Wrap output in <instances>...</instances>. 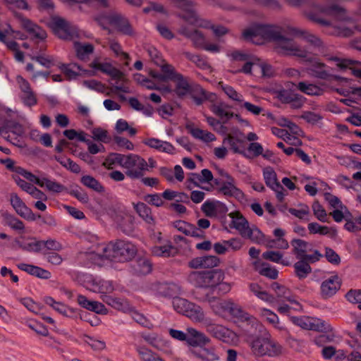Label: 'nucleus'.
<instances>
[{
    "instance_id": "13d9d810",
    "label": "nucleus",
    "mask_w": 361,
    "mask_h": 361,
    "mask_svg": "<svg viewBox=\"0 0 361 361\" xmlns=\"http://www.w3.org/2000/svg\"><path fill=\"white\" fill-rule=\"evenodd\" d=\"M59 68L69 80L75 79L79 75V73L74 68H77L79 71L82 70L80 66L77 63L62 64Z\"/></svg>"
},
{
    "instance_id": "1a4fd4ad",
    "label": "nucleus",
    "mask_w": 361,
    "mask_h": 361,
    "mask_svg": "<svg viewBox=\"0 0 361 361\" xmlns=\"http://www.w3.org/2000/svg\"><path fill=\"white\" fill-rule=\"evenodd\" d=\"M201 210L207 217L221 219L227 214L228 207L219 200H207L202 204Z\"/></svg>"
},
{
    "instance_id": "c03bdc74",
    "label": "nucleus",
    "mask_w": 361,
    "mask_h": 361,
    "mask_svg": "<svg viewBox=\"0 0 361 361\" xmlns=\"http://www.w3.org/2000/svg\"><path fill=\"white\" fill-rule=\"evenodd\" d=\"M298 261L293 265L295 274L299 279H304L312 272V267L302 259H298Z\"/></svg>"
},
{
    "instance_id": "2eb2a0df",
    "label": "nucleus",
    "mask_w": 361,
    "mask_h": 361,
    "mask_svg": "<svg viewBox=\"0 0 361 361\" xmlns=\"http://www.w3.org/2000/svg\"><path fill=\"white\" fill-rule=\"evenodd\" d=\"M181 2L180 7L183 10L184 13L179 16L185 20L187 23L204 27H207V25L201 23L200 19L195 10V3L191 0H179Z\"/></svg>"
},
{
    "instance_id": "c756f323",
    "label": "nucleus",
    "mask_w": 361,
    "mask_h": 361,
    "mask_svg": "<svg viewBox=\"0 0 361 361\" xmlns=\"http://www.w3.org/2000/svg\"><path fill=\"white\" fill-rule=\"evenodd\" d=\"M44 302L51 307L54 310L61 314L63 316L68 317H73L75 312L73 309L68 307L63 303L56 302L53 298L47 296L44 298Z\"/></svg>"
},
{
    "instance_id": "5fc2aeb1",
    "label": "nucleus",
    "mask_w": 361,
    "mask_h": 361,
    "mask_svg": "<svg viewBox=\"0 0 361 361\" xmlns=\"http://www.w3.org/2000/svg\"><path fill=\"white\" fill-rule=\"evenodd\" d=\"M262 257L264 259L272 262L280 263L284 266H289L290 262L288 260L283 259V254L277 251H267L263 252Z\"/></svg>"
},
{
    "instance_id": "2f4dec72",
    "label": "nucleus",
    "mask_w": 361,
    "mask_h": 361,
    "mask_svg": "<svg viewBox=\"0 0 361 361\" xmlns=\"http://www.w3.org/2000/svg\"><path fill=\"white\" fill-rule=\"evenodd\" d=\"M101 298L107 305L114 307L116 310L127 312L130 310V306L128 302L124 299L114 298L109 295H102Z\"/></svg>"
},
{
    "instance_id": "20e7f679",
    "label": "nucleus",
    "mask_w": 361,
    "mask_h": 361,
    "mask_svg": "<svg viewBox=\"0 0 361 361\" xmlns=\"http://www.w3.org/2000/svg\"><path fill=\"white\" fill-rule=\"evenodd\" d=\"M51 27L55 35L61 39L73 41L79 38L78 27L63 18L54 17L51 22Z\"/></svg>"
},
{
    "instance_id": "e2e57ef3",
    "label": "nucleus",
    "mask_w": 361,
    "mask_h": 361,
    "mask_svg": "<svg viewBox=\"0 0 361 361\" xmlns=\"http://www.w3.org/2000/svg\"><path fill=\"white\" fill-rule=\"evenodd\" d=\"M66 192L69 193L83 204H87L90 201V198L87 192L78 186H76L75 188L71 190H67Z\"/></svg>"
},
{
    "instance_id": "09e8293b",
    "label": "nucleus",
    "mask_w": 361,
    "mask_h": 361,
    "mask_svg": "<svg viewBox=\"0 0 361 361\" xmlns=\"http://www.w3.org/2000/svg\"><path fill=\"white\" fill-rule=\"evenodd\" d=\"M135 349L142 361H164L156 353L145 346L136 345Z\"/></svg>"
},
{
    "instance_id": "7ed1b4c3",
    "label": "nucleus",
    "mask_w": 361,
    "mask_h": 361,
    "mask_svg": "<svg viewBox=\"0 0 361 361\" xmlns=\"http://www.w3.org/2000/svg\"><path fill=\"white\" fill-rule=\"evenodd\" d=\"M247 341L252 354L256 357H275L282 354V346L269 334L249 336Z\"/></svg>"
},
{
    "instance_id": "423d86ee",
    "label": "nucleus",
    "mask_w": 361,
    "mask_h": 361,
    "mask_svg": "<svg viewBox=\"0 0 361 361\" xmlns=\"http://www.w3.org/2000/svg\"><path fill=\"white\" fill-rule=\"evenodd\" d=\"M123 169L126 175L131 179H140L148 171L147 162L139 155L130 154L126 156Z\"/></svg>"
},
{
    "instance_id": "5701e85b",
    "label": "nucleus",
    "mask_w": 361,
    "mask_h": 361,
    "mask_svg": "<svg viewBox=\"0 0 361 361\" xmlns=\"http://www.w3.org/2000/svg\"><path fill=\"white\" fill-rule=\"evenodd\" d=\"M312 59H314L312 56ZM312 63L307 68V72L312 77L321 80H328L330 78L331 73L326 70V65L319 61H311Z\"/></svg>"
},
{
    "instance_id": "9d476101",
    "label": "nucleus",
    "mask_w": 361,
    "mask_h": 361,
    "mask_svg": "<svg viewBox=\"0 0 361 361\" xmlns=\"http://www.w3.org/2000/svg\"><path fill=\"white\" fill-rule=\"evenodd\" d=\"M245 136L238 128H234L231 134H226L223 140L224 145H228L234 152L245 155Z\"/></svg>"
},
{
    "instance_id": "a19ab883",
    "label": "nucleus",
    "mask_w": 361,
    "mask_h": 361,
    "mask_svg": "<svg viewBox=\"0 0 361 361\" xmlns=\"http://www.w3.org/2000/svg\"><path fill=\"white\" fill-rule=\"evenodd\" d=\"M297 88L300 92L310 96H321L324 93V90L321 87L303 81L298 82Z\"/></svg>"
},
{
    "instance_id": "e433bc0d",
    "label": "nucleus",
    "mask_w": 361,
    "mask_h": 361,
    "mask_svg": "<svg viewBox=\"0 0 361 361\" xmlns=\"http://www.w3.org/2000/svg\"><path fill=\"white\" fill-rule=\"evenodd\" d=\"M144 144L160 152L168 154H173L175 151L174 147L170 142L162 141L157 138H149L144 141Z\"/></svg>"
},
{
    "instance_id": "49530a36",
    "label": "nucleus",
    "mask_w": 361,
    "mask_h": 361,
    "mask_svg": "<svg viewBox=\"0 0 361 361\" xmlns=\"http://www.w3.org/2000/svg\"><path fill=\"white\" fill-rule=\"evenodd\" d=\"M263 175L266 185L271 190L281 188V183L278 181L276 173L272 168H266L263 171Z\"/></svg>"
},
{
    "instance_id": "864d4df0",
    "label": "nucleus",
    "mask_w": 361,
    "mask_h": 361,
    "mask_svg": "<svg viewBox=\"0 0 361 361\" xmlns=\"http://www.w3.org/2000/svg\"><path fill=\"white\" fill-rule=\"evenodd\" d=\"M190 133L195 138L201 140L205 142L216 140V136L213 133L197 128L191 129Z\"/></svg>"
},
{
    "instance_id": "f3484780",
    "label": "nucleus",
    "mask_w": 361,
    "mask_h": 361,
    "mask_svg": "<svg viewBox=\"0 0 361 361\" xmlns=\"http://www.w3.org/2000/svg\"><path fill=\"white\" fill-rule=\"evenodd\" d=\"M107 20L111 25H114L117 30L125 35L133 36L134 30L129 20L123 16L118 13L108 16Z\"/></svg>"
},
{
    "instance_id": "6ab92c4d",
    "label": "nucleus",
    "mask_w": 361,
    "mask_h": 361,
    "mask_svg": "<svg viewBox=\"0 0 361 361\" xmlns=\"http://www.w3.org/2000/svg\"><path fill=\"white\" fill-rule=\"evenodd\" d=\"M90 67L109 75L112 79L121 80L124 75L123 72L114 67L110 63H99L94 60L90 63Z\"/></svg>"
},
{
    "instance_id": "58836bf2",
    "label": "nucleus",
    "mask_w": 361,
    "mask_h": 361,
    "mask_svg": "<svg viewBox=\"0 0 361 361\" xmlns=\"http://www.w3.org/2000/svg\"><path fill=\"white\" fill-rule=\"evenodd\" d=\"M134 209L138 215L149 225H154L155 220L152 213V209L144 202L134 204Z\"/></svg>"
},
{
    "instance_id": "c85d7f7f",
    "label": "nucleus",
    "mask_w": 361,
    "mask_h": 361,
    "mask_svg": "<svg viewBox=\"0 0 361 361\" xmlns=\"http://www.w3.org/2000/svg\"><path fill=\"white\" fill-rule=\"evenodd\" d=\"M35 183L41 188L45 187L47 190L56 193L67 191V188L62 184L45 177L37 176Z\"/></svg>"
},
{
    "instance_id": "4468645a",
    "label": "nucleus",
    "mask_w": 361,
    "mask_h": 361,
    "mask_svg": "<svg viewBox=\"0 0 361 361\" xmlns=\"http://www.w3.org/2000/svg\"><path fill=\"white\" fill-rule=\"evenodd\" d=\"M220 173L227 180L222 182L221 187L219 188V191L225 196L234 197L238 200L243 199L245 196L244 193L235 185L234 178L228 173L224 172V170H221Z\"/></svg>"
},
{
    "instance_id": "4d7b16f0",
    "label": "nucleus",
    "mask_w": 361,
    "mask_h": 361,
    "mask_svg": "<svg viewBox=\"0 0 361 361\" xmlns=\"http://www.w3.org/2000/svg\"><path fill=\"white\" fill-rule=\"evenodd\" d=\"M173 250H174L173 246L171 243H167L164 245L152 247V252L155 256L168 257L171 256Z\"/></svg>"
},
{
    "instance_id": "ddd939ff",
    "label": "nucleus",
    "mask_w": 361,
    "mask_h": 361,
    "mask_svg": "<svg viewBox=\"0 0 361 361\" xmlns=\"http://www.w3.org/2000/svg\"><path fill=\"white\" fill-rule=\"evenodd\" d=\"M341 286V280L338 275H334L323 281L320 286V296L328 300L334 296Z\"/></svg>"
},
{
    "instance_id": "6e6552de",
    "label": "nucleus",
    "mask_w": 361,
    "mask_h": 361,
    "mask_svg": "<svg viewBox=\"0 0 361 361\" xmlns=\"http://www.w3.org/2000/svg\"><path fill=\"white\" fill-rule=\"evenodd\" d=\"M176 76L173 81L175 82L174 92L178 97H183L188 94L199 91L202 94H204V90L202 87L195 83L190 82L189 78L185 77L181 73Z\"/></svg>"
},
{
    "instance_id": "052dcab7",
    "label": "nucleus",
    "mask_w": 361,
    "mask_h": 361,
    "mask_svg": "<svg viewBox=\"0 0 361 361\" xmlns=\"http://www.w3.org/2000/svg\"><path fill=\"white\" fill-rule=\"evenodd\" d=\"M93 140L100 141L104 143H108L111 141V138L108 134V131L102 128H94L92 130Z\"/></svg>"
},
{
    "instance_id": "f257e3e1",
    "label": "nucleus",
    "mask_w": 361,
    "mask_h": 361,
    "mask_svg": "<svg viewBox=\"0 0 361 361\" xmlns=\"http://www.w3.org/2000/svg\"><path fill=\"white\" fill-rule=\"evenodd\" d=\"M286 31L281 28L264 25H255L243 32V37L246 41L254 44H261L264 41H270L274 43L275 51L283 56H296L304 59L305 61H312L311 54L302 49L295 41L286 36ZM288 35H289L288 34Z\"/></svg>"
},
{
    "instance_id": "69168bd1",
    "label": "nucleus",
    "mask_w": 361,
    "mask_h": 361,
    "mask_svg": "<svg viewBox=\"0 0 361 361\" xmlns=\"http://www.w3.org/2000/svg\"><path fill=\"white\" fill-rule=\"evenodd\" d=\"M41 249L42 246L46 248L45 251H60L63 249L61 243L54 239H48L47 240H40Z\"/></svg>"
},
{
    "instance_id": "bb28decb",
    "label": "nucleus",
    "mask_w": 361,
    "mask_h": 361,
    "mask_svg": "<svg viewBox=\"0 0 361 361\" xmlns=\"http://www.w3.org/2000/svg\"><path fill=\"white\" fill-rule=\"evenodd\" d=\"M187 342L192 346H201L209 342V338L203 333L193 328H188Z\"/></svg>"
},
{
    "instance_id": "dca6fc26",
    "label": "nucleus",
    "mask_w": 361,
    "mask_h": 361,
    "mask_svg": "<svg viewBox=\"0 0 361 361\" xmlns=\"http://www.w3.org/2000/svg\"><path fill=\"white\" fill-rule=\"evenodd\" d=\"M11 204L17 214L27 220L35 221L37 218L42 219L41 215L36 216L16 193L11 195Z\"/></svg>"
},
{
    "instance_id": "3c124183",
    "label": "nucleus",
    "mask_w": 361,
    "mask_h": 361,
    "mask_svg": "<svg viewBox=\"0 0 361 361\" xmlns=\"http://www.w3.org/2000/svg\"><path fill=\"white\" fill-rule=\"evenodd\" d=\"M243 237L247 238L257 243H262L264 239V235L256 226H249L247 231L245 230V233H243Z\"/></svg>"
},
{
    "instance_id": "bf43d9fd",
    "label": "nucleus",
    "mask_w": 361,
    "mask_h": 361,
    "mask_svg": "<svg viewBox=\"0 0 361 361\" xmlns=\"http://www.w3.org/2000/svg\"><path fill=\"white\" fill-rule=\"evenodd\" d=\"M159 66L161 68L165 81L169 80L173 81L176 77V75L179 74L172 65L165 63V61Z\"/></svg>"
},
{
    "instance_id": "4be33fe9",
    "label": "nucleus",
    "mask_w": 361,
    "mask_h": 361,
    "mask_svg": "<svg viewBox=\"0 0 361 361\" xmlns=\"http://www.w3.org/2000/svg\"><path fill=\"white\" fill-rule=\"evenodd\" d=\"M174 227L186 235L198 238H204V231L200 230L196 226L184 221H176L173 223Z\"/></svg>"
},
{
    "instance_id": "a211bd4d",
    "label": "nucleus",
    "mask_w": 361,
    "mask_h": 361,
    "mask_svg": "<svg viewBox=\"0 0 361 361\" xmlns=\"http://www.w3.org/2000/svg\"><path fill=\"white\" fill-rule=\"evenodd\" d=\"M200 300L208 302L213 312L218 315H222L225 312H228V309L231 308L230 305H231V301L221 300L215 296L208 294Z\"/></svg>"
},
{
    "instance_id": "9b49d317",
    "label": "nucleus",
    "mask_w": 361,
    "mask_h": 361,
    "mask_svg": "<svg viewBox=\"0 0 361 361\" xmlns=\"http://www.w3.org/2000/svg\"><path fill=\"white\" fill-rule=\"evenodd\" d=\"M16 82L21 92L20 98L22 102L29 107L36 105L37 98L29 82L21 75H17Z\"/></svg>"
},
{
    "instance_id": "a18cd8bd",
    "label": "nucleus",
    "mask_w": 361,
    "mask_h": 361,
    "mask_svg": "<svg viewBox=\"0 0 361 361\" xmlns=\"http://www.w3.org/2000/svg\"><path fill=\"white\" fill-rule=\"evenodd\" d=\"M81 183L85 187L93 190L97 192H104V187L93 176L85 175L80 178Z\"/></svg>"
},
{
    "instance_id": "79ce46f5",
    "label": "nucleus",
    "mask_w": 361,
    "mask_h": 361,
    "mask_svg": "<svg viewBox=\"0 0 361 361\" xmlns=\"http://www.w3.org/2000/svg\"><path fill=\"white\" fill-rule=\"evenodd\" d=\"M206 288L214 290L216 285L225 279L224 273L219 269L208 271Z\"/></svg>"
},
{
    "instance_id": "ea45409f",
    "label": "nucleus",
    "mask_w": 361,
    "mask_h": 361,
    "mask_svg": "<svg viewBox=\"0 0 361 361\" xmlns=\"http://www.w3.org/2000/svg\"><path fill=\"white\" fill-rule=\"evenodd\" d=\"M322 12L338 20L344 21L348 19L345 9L343 7L338 6V5L324 7L322 9Z\"/></svg>"
},
{
    "instance_id": "f8f14e48",
    "label": "nucleus",
    "mask_w": 361,
    "mask_h": 361,
    "mask_svg": "<svg viewBox=\"0 0 361 361\" xmlns=\"http://www.w3.org/2000/svg\"><path fill=\"white\" fill-rule=\"evenodd\" d=\"M270 288L275 293V298H277L279 302L288 301L295 305V310H302L301 305L295 300V295L288 288L278 282L271 283Z\"/></svg>"
},
{
    "instance_id": "6e6d98bb",
    "label": "nucleus",
    "mask_w": 361,
    "mask_h": 361,
    "mask_svg": "<svg viewBox=\"0 0 361 361\" xmlns=\"http://www.w3.org/2000/svg\"><path fill=\"white\" fill-rule=\"evenodd\" d=\"M259 274L270 279H276L279 276V271L270 264L262 262L259 269H256Z\"/></svg>"
},
{
    "instance_id": "8fccbe9b",
    "label": "nucleus",
    "mask_w": 361,
    "mask_h": 361,
    "mask_svg": "<svg viewBox=\"0 0 361 361\" xmlns=\"http://www.w3.org/2000/svg\"><path fill=\"white\" fill-rule=\"evenodd\" d=\"M93 291L99 292L102 295H107L114 290L113 283L111 281L93 280Z\"/></svg>"
},
{
    "instance_id": "c9c22d12",
    "label": "nucleus",
    "mask_w": 361,
    "mask_h": 361,
    "mask_svg": "<svg viewBox=\"0 0 361 361\" xmlns=\"http://www.w3.org/2000/svg\"><path fill=\"white\" fill-rule=\"evenodd\" d=\"M208 271H193L188 276L190 283L197 288H206Z\"/></svg>"
},
{
    "instance_id": "a878e982",
    "label": "nucleus",
    "mask_w": 361,
    "mask_h": 361,
    "mask_svg": "<svg viewBox=\"0 0 361 361\" xmlns=\"http://www.w3.org/2000/svg\"><path fill=\"white\" fill-rule=\"evenodd\" d=\"M191 356L198 358L202 361H218L219 356L214 348H201L189 351Z\"/></svg>"
},
{
    "instance_id": "4c0bfd02",
    "label": "nucleus",
    "mask_w": 361,
    "mask_h": 361,
    "mask_svg": "<svg viewBox=\"0 0 361 361\" xmlns=\"http://www.w3.org/2000/svg\"><path fill=\"white\" fill-rule=\"evenodd\" d=\"M230 106L224 102H220L211 106L210 110L224 122L228 121L233 116V113L228 111Z\"/></svg>"
},
{
    "instance_id": "412c9836",
    "label": "nucleus",
    "mask_w": 361,
    "mask_h": 361,
    "mask_svg": "<svg viewBox=\"0 0 361 361\" xmlns=\"http://www.w3.org/2000/svg\"><path fill=\"white\" fill-rule=\"evenodd\" d=\"M179 33L190 39L195 48L202 49L206 42L204 35L197 30H190L186 26H182L180 28Z\"/></svg>"
},
{
    "instance_id": "393cba45",
    "label": "nucleus",
    "mask_w": 361,
    "mask_h": 361,
    "mask_svg": "<svg viewBox=\"0 0 361 361\" xmlns=\"http://www.w3.org/2000/svg\"><path fill=\"white\" fill-rule=\"evenodd\" d=\"M206 330L212 336L224 342H228L231 335L233 334L231 331L224 326L214 324H207Z\"/></svg>"
},
{
    "instance_id": "774afa93",
    "label": "nucleus",
    "mask_w": 361,
    "mask_h": 361,
    "mask_svg": "<svg viewBox=\"0 0 361 361\" xmlns=\"http://www.w3.org/2000/svg\"><path fill=\"white\" fill-rule=\"evenodd\" d=\"M345 229L350 232H356L361 230V215L354 218L353 220L345 219Z\"/></svg>"
},
{
    "instance_id": "aec40b11",
    "label": "nucleus",
    "mask_w": 361,
    "mask_h": 361,
    "mask_svg": "<svg viewBox=\"0 0 361 361\" xmlns=\"http://www.w3.org/2000/svg\"><path fill=\"white\" fill-rule=\"evenodd\" d=\"M157 293L159 296L173 298V300L178 298L180 294V287L175 283H159L157 285Z\"/></svg>"
},
{
    "instance_id": "de8ad7c7",
    "label": "nucleus",
    "mask_w": 361,
    "mask_h": 361,
    "mask_svg": "<svg viewBox=\"0 0 361 361\" xmlns=\"http://www.w3.org/2000/svg\"><path fill=\"white\" fill-rule=\"evenodd\" d=\"M230 307L231 308L228 309V312L231 313L235 317H238L242 320L248 321L252 324L257 323V319L255 317L245 312L241 307L236 305L233 302H231V305H230Z\"/></svg>"
},
{
    "instance_id": "cd10ccee",
    "label": "nucleus",
    "mask_w": 361,
    "mask_h": 361,
    "mask_svg": "<svg viewBox=\"0 0 361 361\" xmlns=\"http://www.w3.org/2000/svg\"><path fill=\"white\" fill-rule=\"evenodd\" d=\"M21 25L22 27L25 30H26L30 35H32L35 38L40 40H44V39H46L47 36L46 31L37 25L33 23L29 19L22 18Z\"/></svg>"
},
{
    "instance_id": "338daca9",
    "label": "nucleus",
    "mask_w": 361,
    "mask_h": 361,
    "mask_svg": "<svg viewBox=\"0 0 361 361\" xmlns=\"http://www.w3.org/2000/svg\"><path fill=\"white\" fill-rule=\"evenodd\" d=\"M5 220L6 224L10 226L11 228L17 231H23L25 228L24 224L23 221L16 218L14 216L11 214H6Z\"/></svg>"
},
{
    "instance_id": "f03ea898",
    "label": "nucleus",
    "mask_w": 361,
    "mask_h": 361,
    "mask_svg": "<svg viewBox=\"0 0 361 361\" xmlns=\"http://www.w3.org/2000/svg\"><path fill=\"white\" fill-rule=\"evenodd\" d=\"M98 255L111 261L126 262L137 254L136 246L129 241L117 240L108 244H102L97 247Z\"/></svg>"
},
{
    "instance_id": "603ef678",
    "label": "nucleus",
    "mask_w": 361,
    "mask_h": 361,
    "mask_svg": "<svg viewBox=\"0 0 361 361\" xmlns=\"http://www.w3.org/2000/svg\"><path fill=\"white\" fill-rule=\"evenodd\" d=\"M183 54L185 57L194 63L198 68L205 70L209 68V65L207 61L199 54H192L189 51H183Z\"/></svg>"
},
{
    "instance_id": "473e14b6",
    "label": "nucleus",
    "mask_w": 361,
    "mask_h": 361,
    "mask_svg": "<svg viewBox=\"0 0 361 361\" xmlns=\"http://www.w3.org/2000/svg\"><path fill=\"white\" fill-rule=\"evenodd\" d=\"M229 216L232 219L230 226L238 230L243 236L250 226L248 221L239 212H231Z\"/></svg>"
},
{
    "instance_id": "0eeeda50",
    "label": "nucleus",
    "mask_w": 361,
    "mask_h": 361,
    "mask_svg": "<svg viewBox=\"0 0 361 361\" xmlns=\"http://www.w3.org/2000/svg\"><path fill=\"white\" fill-rule=\"evenodd\" d=\"M290 321L303 329L317 331H331L333 328L324 320L319 318H310L305 317H290Z\"/></svg>"
},
{
    "instance_id": "7c9ffc66",
    "label": "nucleus",
    "mask_w": 361,
    "mask_h": 361,
    "mask_svg": "<svg viewBox=\"0 0 361 361\" xmlns=\"http://www.w3.org/2000/svg\"><path fill=\"white\" fill-rule=\"evenodd\" d=\"M73 47L75 51L76 57L82 61H87L90 55L94 52V48L92 44H82L79 42H74Z\"/></svg>"
},
{
    "instance_id": "39448f33",
    "label": "nucleus",
    "mask_w": 361,
    "mask_h": 361,
    "mask_svg": "<svg viewBox=\"0 0 361 361\" xmlns=\"http://www.w3.org/2000/svg\"><path fill=\"white\" fill-rule=\"evenodd\" d=\"M174 310L194 322H202L204 318V314L202 307L193 302L182 298H176L173 300Z\"/></svg>"
},
{
    "instance_id": "b1692460",
    "label": "nucleus",
    "mask_w": 361,
    "mask_h": 361,
    "mask_svg": "<svg viewBox=\"0 0 361 361\" xmlns=\"http://www.w3.org/2000/svg\"><path fill=\"white\" fill-rule=\"evenodd\" d=\"M287 34L290 35V36H300L314 47H319L322 45V42L318 37L309 32L306 30H302L294 27H288Z\"/></svg>"
},
{
    "instance_id": "72a5a7b5",
    "label": "nucleus",
    "mask_w": 361,
    "mask_h": 361,
    "mask_svg": "<svg viewBox=\"0 0 361 361\" xmlns=\"http://www.w3.org/2000/svg\"><path fill=\"white\" fill-rule=\"evenodd\" d=\"M290 245L293 247L292 252L297 259H302L308 251H312L310 243L302 239H293Z\"/></svg>"
},
{
    "instance_id": "0e129e2a",
    "label": "nucleus",
    "mask_w": 361,
    "mask_h": 361,
    "mask_svg": "<svg viewBox=\"0 0 361 361\" xmlns=\"http://www.w3.org/2000/svg\"><path fill=\"white\" fill-rule=\"evenodd\" d=\"M56 252L44 251L43 255L47 261L54 266H59L63 262V257Z\"/></svg>"
},
{
    "instance_id": "680f3d73",
    "label": "nucleus",
    "mask_w": 361,
    "mask_h": 361,
    "mask_svg": "<svg viewBox=\"0 0 361 361\" xmlns=\"http://www.w3.org/2000/svg\"><path fill=\"white\" fill-rule=\"evenodd\" d=\"M224 93L232 100L236 102H243V95L237 92L233 87L225 85L222 82L219 83Z\"/></svg>"
},
{
    "instance_id": "f704fd0d",
    "label": "nucleus",
    "mask_w": 361,
    "mask_h": 361,
    "mask_svg": "<svg viewBox=\"0 0 361 361\" xmlns=\"http://www.w3.org/2000/svg\"><path fill=\"white\" fill-rule=\"evenodd\" d=\"M12 133L16 135H21L23 133V129L20 124L17 122L8 121L0 127V135L5 139H8V133Z\"/></svg>"
},
{
    "instance_id": "37998d69",
    "label": "nucleus",
    "mask_w": 361,
    "mask_h": 361,
    "mask_svg": "<svg viewBox=\"0 0 361 361\" xmlns=\"http://www.w3.org/2000/svg\"><path fill=\"white\" fill-rule=\"evenodd\" d=\"M127 155L119 153H110L102 163V166L107 169H113L115 164H118L123 168Z\"/></svg>"
}]
</instances>
